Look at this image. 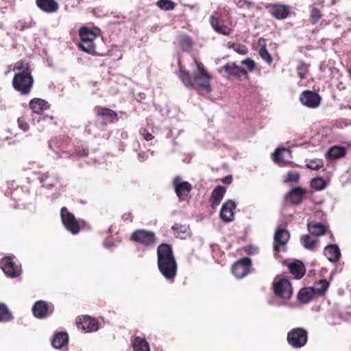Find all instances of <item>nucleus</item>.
Returning <instances> with one entry per match:
<instances>
[{
	"instance_id": "nucleus-12",
	"label": "nucleus",
	"mask_w": 351,
	"mask_h": 351,
	"mask_svg": "<svg viewBox=\"0 0 351 351\" xmlns=\"http://www.w3.org/2000/svg\"><path fill=\"white\" fill-rule=\"evenodd\" d=\"M173 184L180 201L186 200L192 189L191 184L188 182L183 181L180 177L173 179Z\"/></svg>"
},
{
	"instance_id": "nucleus-22",
	"label": "nucleus",
	"mask_w": 351,
	"mask_h": 351,
	"mask_svg": "<svg viewBox=\"0 0 351 351\" xmlns=\"http://www.w3.org/2000/svg\"><path fill=\"white\" fill-rule=\"evenodd\" d=\"M306 191L300 187L292 189L286 195V198L293 204H299L302 202Z\"/></svg>"
},
{
	"instance_id": "nucleus-14",
	"label": "nucleus",
	"mask_w": 351,
	"mask_h": 351,
	"mask_svg": "<svg viewBox=\"0 0 351 351\" xmlns=\"http://www.w3.org/2000/svg\"><path fill=\"white\" fill-rule=\"evenodd\" d=\"M210 23L213 29L219 34L228 36L230 34V29L223 25L221 14L219 11H215L210 16Z\"/></svg>"
},
{
	"instance_id": "nucleus-44",
	"label": "nucleus",
	"mask_w": 351,
	"mask_h": 351,
	"mask_svg": "<svg viewBox=\"0 0 351 351\" xmlns=\"http://www.w3.org/2000/svg\"><path fill=\"white\" fill-rule=\"evenodd\" d=\"M259 53L262 59L264 60L267 63L271 64L272 62L273 59L268 51L265 47H262L260 49Z\"/></svg>"
},
{
	"instance_id": "nucleus-15",
	"label": "nucleus",
	"mask_w": 351,
	"mask_h": 351,
	"mask_svg": "<svg viewBox=\"0 0 351 351\" xmlns=\"http://www.w3.org/2000/svg\"><path fill=\"white\" fill-rule=\"evenodd\" d=\"M251 264L252 261L250 258H243L232 265V272L237 278H242L249 273Z\"/></svg>"
},
{
	"instance_id": "nucleus-13",
	"label": "nucleus",
	"mask_w": 351,
	"mask_h": 351,
	"mask_svg": "<svg viewBox=\"0 0 351 351\" xmlns=\"http://www.w3.org/2000/svg\"><path fill=\"white\" fill-rule=\"evenodd\" d=\"M53 306L45 301H37L32 307L33 315L38 319H43L53 313Z\"/></svg>"
},
{
	"instance_id": "nucleus-54",
	"label": "nucleus",
	"mask_w": 351,
	"mask_h": 351,
	"mask_svg": "<svg viewBox=\"0 0 351 351\" xmlns=\"http://www.w3.org/2000/svg\"><path fill=\"white\" fill-rule=\"evenodd\" d=\"M123 219L124 221H132V214L130 213H125L123 215Z\"/></svg>"
},
{
	"instance_id": "nucleus-31",
	"label": "nucleus",
	"mask_w": 351,
	"mask_h": 351,
	"mask_svg": "<svg viewBox=\"0 0 351 351\" xmlns=\"http://www.w3.org/2000/svg\"><path fill=\"white\" fill-rule=\"evenodd\" d=\"M68 335L66 332H59L53 338L52 346L56 349L61 348L68 342Z\"/></svg>"
},
{
	"instance_id": "nucleus-8",
	"label": "nucleus",
	"mask_w": 351,
	"mask_h": 351,
	"mask_svg": "<svg viewBox=\"0 0 351 351\" xmlns=\"http://www.w3.org/2000/svg\"><path fill=\"white\" fill-rule=\"evenodd\" d=\"M131 239L134 241L146 246H152L156 241L154 232L145 230H137L134 231L131 236Z\"/></svg>"
},
{
	"instance_id": "nucleus-60",
	"label": "nucleus",
	"mask_w": 351,
	"mask_h": 351,
	"mask_svg": "<svg viewBox=\"0 0 351 351\" xmlns=\"http://www.w3.org/2000/svg\"><path fill=\"white\" fill-rule=\"evenodd\" d=\"M53 143V140H51V141H49V147L51 148L52 147V143Z\"/></svg>"
},
{
	"instance_id": "nucleus-49",
	"label": "nucleus",
	"mask_w": 351,
	"mask_h": 351,
	"mask_svg": "<svg viewBox=\"0 0 351 351\" xmlns=\"http://www.w3.org/2000/svg\"><path fill=\"white\" fill-rule=\"evenodd\" d=\"M18 124L19 128L23 130V131L26 132L29 130V126L27 123L25 122V119L22 117H20L18 119Z\"/></svg>"
},
{
	"instance_id": "nucleus-7",
	"label": "nucleus",
	"mask_w": 351,
	"mask_h": 351,
	"mask_svg": "<svg viewBox=\"0 0 351 351\" xmlns=\"http://www.w3.org/2000/svg\"><path fill=\"white\" fill-rule=\"evenodd\" d=\"M14 256H6L2 258L0 267L4 274L10 278H16L21 274V265L14 261Z\"/></svg>"
},
{
	"instance_id": "nucleus-38",
	"label": "nucleus",
	"mask_w": 351,
	"mask_h": 351,
	"mask_svg": "<svg viewBox=\"0 0 351 351\" xmlns=\"http://www.w3.org/2000/svg\"><path fill=\"white\" fill-rule=\"evenodd\" d=\"M12 319V314L8 307L0 303V322H6Z\"/></svg>"
},
{
	"instance_id": "nucleus-2",
	"label": "nucleus",
	"mask_w": 351,
	"mask_h": 351,
	"mask_svg": "<svg viewBox=\"0 0 351 351\" xmlns=\"http://www.w3.org/2000/svg\"><path fill=\"white\" fill-rule=\"evenodd\" d=\"M157 265L165 278L173 281L177 274V263L170 245L162 243L157 248Z\"/></svg>"
},
{
	"instance_id": "nucleus-35",
	"label": "nucleus",
	"mask_w": 351,
	"mask_h": 351,
	"mask_svg": "<svg viewBox=\"0 0 351 351\" xmlns=\"http://www.w3.org/2000/svg\"><path fill=\"white\" fill-rule=\"evenodd\" d=\"M300 241L303 246L309 250H313L316 247L319 241L318 239H311L308 234L302 235Z\"/></svg>"
},
{
	"instance_id": "nucleus-4",
	"label": "nucleus",
	"mask_w": 351,
	"mask_h": 351,
	"mask_svg": "<svg viewBox=\"0 0 351 351\" xmlns=\"http://www.w3.org/2000/svg\"><path fill=\"white\" fill-rule=\"evenodd\" d=\"M287 341L292 348L295 349L301 348L307 343L308 332L303 328H294L288 332Z\"/></svg>"
},
{
	"instance_id": "nucleus-59",
	"label": "nucleus",
	"mask_w": 351,
	"mask_h": 351,
	"mask_svg": "<svg viewBox=\"0 0 351 351\" xmlns=\"http://www.w3.org/2000/svg\"><path fill=\"white\" fill-rule=\"evenodd\" d=\"M71 156H73V154L72 155H69L68 153L64 152L63 155H61L59 157H60V158H65V157H71Z\"/></svg>"
},
{
	"instance_id": "nucleus-42",
	"label": "nucleus",
	"mask_w": 351,
	"mask_h": 351,
	"mask_svg": "<svg viewBox=\"0 0 351 351\" xmlns=\"http://www.w3.org/2000/svg\"><path fill=\"white\" fill-rule=\"evenodd\" d=\"M297 72L298 76L304 79L308 72V65L304 62H300L297 66Z\"/></svg>"
},
{
	"instance_id": "nucleus-17",
	"label": "nucleus",
	"mask_w": 351,
	"mask_h": 351,
	"mask_svg": "<svg viewBox=\"0 0 351 351\" xmlns=\"http://www.w3.org/2000/svg\"><path fill=\"white\" fill-rule=\"evenodd\" d=\"M219 72L224 77L234 76L241 77L242 75H246L247 71L236 64L235 62H228L223 66L219 69Z\"/></svg>"
},
{
	"instance_id": "nucleus-34",
	"label": "nucleus",
	"mask_w": 351,
	"mask_h": 351,
	"mask_svg": "<svg viewBox=\"0 0 351 351\" xmlns=\"http://www.w3.org/2000/svg\"><path fill=\"white\" fill-rule=\"evenodd\" d=\"M346 149L343 147L334 146L328 151V156L332 159H337L346 155Z\"/></svg>"
},
{
	"instance_id": "nucleus-19",
	"label": "nucleus",
	"mask_w": 351,
	"mask_h": 351,
	"mask_svg": "<svg viewBox=\"0 0 351 351\" xmlns=\"http://www.w3.org/2000/svg\"><path fill=\"white\" fill-rule=\"evenodd\" d=\"M77 328L86 332H95L99 329L97 321L89 316L80 317L77 322Z\"/></svg>"
},
{
	"instance_id": "nucleus-55",
	"label": "nucleus",
	"mask_w": 351,
	"mask_h": 351,
	"mask_svg": "<svg viewBox=\"0 0 351 351\" xmlns=\"http://www.w3.org/2000/svg\"><path fill=\"white\" fill-rule=\"evenodd\" d=\"M232 176H226L223 179V182L225 184H230L232 182Z\"/></svg>"
},
{
	"instance_id": "nucleus-47",
	"label": "nucleus",
	"mask_w": 351,
	"mask_h": 351,
	"mask_svg": "<svg viewBox=\"0 0 351 351\" xmlns=\"http://www.w3.org/2000/svg\"><path fill=\"white\" fill-rule=\"evenodd\" d=\"M140 134L143 137V138L147 141H152L154 138L152 132H150L148 128L141 129Z\"/></svg>"
},
{
	"instance_id": "nucleus-62",
	"label": "nucleus",
	"mask_w": 351,
	"mask_h": 351,
	"mask_svg": "<svg viewBox=\"0 0 351 351\" xmlns=\"http://www.w3.org/2000/svg\"><path fill=\"white\" fill-rule=\"evenodd\" d=\"M335 0H332V4H335Z\"/></svg>"
},
{
	"instance_id": "nucleus-40",
	"label": "nucleus",
	"mask_w": 351,
	"mask_h": 351,
	"mask_svg": "<svg viewBox=\"0 0 351 351\" xmlns=\"http://www.w3.org/2000/svg\"><path fill=\"white\" fill-rule=\"evenodd\" d=\"M156 5L161 10L166 11L172 10L175 8V3L171 0H159L156 2Z\"/></svg>"
},
{
	"instance_id": "nucleus-39",
	"label": "nucleus",
	"mask_w": 351,
	"mask_h": 351,
	"mask_svg": "<svg viewBox=\"0 0 351 351\" xmlns=\"http://www.w3.org/2000/svg\"><path fill=\"white\" fill-rule=\"evenodd\" d=\"M172 230L177 237L184 238L187 234L188 228L176 223L172 226Z\"/></svg>"
},
{
	"instance_id": "nucleus-33",
	"label": "nucleus",
	"mask_w": 351,
	"mask_h": 351,
	"mask_svg": "<svg viewBox=\"0 0 351 351\" xmlns=\"http://www.w3.org/2000/svg\"><path fill=\"white\" fill-rule=\"evenodd\" d=\"M309 20L312 24H316L322 17L320 9L315 5L309 6Z\"/></svg>"
},
{
	"instance_id": "nucleus-57",
	"label": "nucleus",
	"mask_w": 351,
	"mask_h": 351,
	"mask_svg": "<svg viewBox=\"0 0 351 351\" xmlns=\"http://www.w3.org/2000/svg\"><path fill=\"white\" fill-rule=\"evenodd\" d=\"M242 2V5H246L247 8H250L251 5H252V3L249 1H247V0H244Z\"/></svg>"
},
{
	"instance_id": "nucleus-56",
	"label": "nucleus",
	"mask_w": 351,
	"mask_h": 351,
	"mask_svg": "<svg viewBox=\"0 0 351 351\" xmlns=\"http://www.w3.org/2000/svg\"><path fill=\"white\" fill-rule=\"evenodd\" d=\"M133 147L134 150H138L140 148V143L138 141H135L133 143Z\"/></svg>"
},
{
	"instance_id": "nucleus-9",
	"label": "nucleus",
	"mask_w": 351,
	"mask_h": 351,
	"mask_svg": "<svg viewBox=\"0 0 351 351\" xmlns=\"http://www.w3.org/2000/svg\"><path fill=\"white\" fill-rule=\"evenodd\" d=\"M34 173L37 176V180L40 184L46 189L51 190L60 182V178L56 173L49 171L45 173L34 172Z\"/></svg>"
},
{
	"instance_id": "nucleus-37",
	"label": "nucleus",
	"mask_w": 351,
	"mask_h": 351,
	"mask_svg": "<svg viewBox=\"0 0 351 351\" xmlns=\"http://www.w3.org/2000/svg\"><path fill=\"white\" fill-rule=\"evenodd\" d=\"M179 43L183 51H189L193 46V41L189 36H182L179 38Z\"/></svg>"
},
{
	"instance_id": "nucleus-25",
	"label": "nucleus",
	"mask_w": 351,
	"mask_h": 351,
	"mask_svg": "<svg viewBox=\"0 0 351 351\" xmlns=\"http://www.w3.org/2000/svg\"><path fill=\"white\" fill-rule=\"evenodd\" d=\"M36 5L40 10L48 13L54 12L58 9V3L55 0H36Z\"/></svg>"
},
{
	"instance_id": "nucleus-1",
	"label": "nucleus",
	"mask_w": 351,
	"mask_h": 351,
	"mask_svg": "<svg viewBox=\"0 0 351 351\" xmlns=\"http://www.w3.org/2000/svg\"><path fill=\"white\" fill-rule=\"evenodd\" d=\"M191 66L195 67L193 77L180 66V70L178 73L179 78L186 86L193 87L195 89L204 90L207 93H210L211 90L210 77L204 69V65L196 59H194Z\"/></svg>"
},
{
	"instance_id": "nucleus-28",
	"label": "nucleus",
	"mask_w": 351,
	"mask_h": 351,
	"mask_svg": "<svg viewBox=\"0 0 351 351\" xmlns=\"http://www.w3.org/2000/svg\"><path fill=\"white\" fill-rule=\"evenodd\" d=\"M290 272L296 279H300L305 274V268L302 263L295 261L289 265Z\"/></svg>"
},
{
	"instance_id": "nucleus-20",
	"label": "nucleus",
	"mask_w": 351,
	"mask_h": 351,
	"mask_svg": "<svg viewBox=\"0 0 351 351\" xmlns=\"http://www.w3.org/2000/svg\"><path fill=\"white\" fill-rule=\"evenodd\" d=\"M236 208V204L232 200H228L226 202L220 211V217L225 222H230L234 219V210Z\"/></svg>"
},
{
	"instance_id": "nucleus-3",
	"label": "nucleus",
	"mask_w": 351,
	"mask_h": 351,
	"mask_svg": "<svg viewBox=\"0 0 351 351\" xmlns=\"http://www.w3.org/2000/svg\"><path fill=\"white\" fill-rule=\"evenodd\" d=\"M13 71L16 72L12 80L14 89L23 95L29 94L34 84L29 64L19 61L15 63Z\"/></svg>"
},
{
	"instance_id": "nucleus-5",
	"label": "nucleus",
	"mask_w": 351,
	"mask_h": 351,
	"mask_svg": "<svg viewBox=\"0 0 351 351\" xmlns=\"http://www.w3.org/2000/svg\"><path fill=\"white\" fill-rule=\"evenodd\" d=\"M80 43L79 47L88 53H93L95 51V40L96 34L86 27H82L80 30Z\"/></svg>"
},
{
	"instance_id": "nucleus-58",
	"label": "nucleus",
	"mask_w": 351,
	"mask_h": 351,
	"mask_svg": "<svg viewBox=\"0 0 351 351\" xmlns=\"http://www.w3.org/2000/svg\"><path fill=\"white\" fill-rule=\"evenodd\" d=\"M104 245L106 247H110L111 246H114V245H113V244L108 243L107 241H105L104 242Z\"/></svg>"
},
{
	"instance_id": "nucleus-24",
	"label": "nucleus",
	"mask_w": 351,
	"mask_h": 351,
	"mask_svg": "<svg viewBox=\"0 0 351 351\" xmlns=\"http://www.w3.org/2000/svg\"><path fill=\"white\" fill-rule=\"evenodd\" d=\"M226 189L224 186H218L212 192L210 197L211 206L215 208L218 206L223 198Z\"/></svg>"
},
{
	"instance_id": "nucleus-6",
	"label": "nucleus",
	"mask_w": 351,
	"mask_h": 351,
	"mask_svg": "<svg viewBox=\"0 0 351 351\" xmlns=\"http://www.w3.org/2000/svg\"><path fill=\"white\" fill-rule=\"evenodd\" d=\"M60 216L62 223L65 228L73 234H76L80 232V228L79 221L75 215L69 211L67 208L62 207L60 210Z\"/></svg>"
},
{
	"instance_id": "nucleus-45",
	"label": "nucleus",
	"mask_w": 351,
	"mask_h": 351,
	"mask_svg": "<svg viewBox=\"0 0 351 351\" xmlns=\"http://www.w3.org/2000/svg\"><path fill=\"white\" fill-rule=\"evenodd\" d=\"M230 47H232L236 52L239 54H246L247 53V48L243 45L233 43Z\"/></svg>"
},
{
	"instance_id": "nucleus-41",
	"label": "nucleus",
	"mask_w": 351,
	"mask_h": 351,
	"mask_svg": "<svg viewBox=\"0 0 351 351\" xmlns=\"http://www.w3.org/2000/svg\"><path fill=\"white\" fill-rule=\"evenodd\" d=\"M311 186L316 191H321L326 187V182L322 178H315L311 180Z\"/></svg>"
},
{
	"instance_id": "nucleus-26",
	"label": "nucleus",
	"mask_w": 351,
	"mask_h": 351,
	"mask_svg": "<svg viewBox=\"0 0 351 351\" xmlns=\"http://www.w3.org/2000/svg\"><path fill=\"white\" fill-rule=\"evenodd\" d=\"M307 227L310 234L315 237L324 234L326 230V226L322 223L315 221H309Z\"/></svg>"
},
{
	"instance_id": "nucleus-18",
	"label": "nucleus",
	"mask_w": 351,
	"mask_h": 351,
	"mask_svg": "<svg viewBox=\"0 0 351 351\" xmlns=\"http://www.w3.org/2000/svg\"><path fill=\"white\" fill-rule=\"evenodd\" d=\"M266 8L274 18L278 20L286 19L290 12L289 5L279 3H269L266 5Z\"/></svg>"
},
{
	"instance_id": "nucleus-21",
	"label": "nucleus",
	"mask_w": 351,
	"mask_h": 351,
	"mask_svg": "<svg viewBox=\"0 0 351 351\" xmlns=\"http://www.w3.org/2000/svg\"><path fill=\"white\" fill-rule=\"evenodd\" d=\"M291 152L286 148H277L273 154L274 161L278 164L289 163Z\"/></svg>"
},
{
	"instance_id": "nucleus-61",
	"label": "nucleus",
	"mask_w": 351,
	"mask_h": 351,
	"mask_svg": "<svg viewBox=\"0 0 351 351\" xmlns=\"http://www.w3.org/2000/svg\"><path fill=\"white\" fill-rule=\"evenodd\" d=\"M86 131L88 132V133H90L91 132V130L90 128H86Z\"/></svg>"
},
{
	"instance_id": "nucleus-51",
	"label": "nucleus",
	"mask_w": 351,
	"mask_h": 351,
	"mask_svg": "<svg viewBox=\"0 0 351 351\" xmlns=\"http://www.w3.org/2000/svg\"><path fill=\"white\" fill-rule=\"evenodd\" d=\"M88 154V150L86 148H83L82 150H78L76 153V155L80 157H85Z\"/></svg>"
},
{
	"instance_id": "nucleus-48",
	"label": "nucleus",
	"mask_w": 351,
	"mask_h": 351,
	"mask_svg": "<svg viewBox=\"0 0 351 351\" xmlns=\"http://www.w3.org/2000/svg\"><path fill=\"white\" fill-rule=\"evenodd\" d=\"M241 63L245 65L250 71H252L254 69L255 63L250 58H246L241 61Z\"/></svg>"
},
{
	"instance_id": "nucleus-23",
	"label": "nucleus",
	"mask_w": 351,
	"mask_h": 351,
	"mask_svg": "<svg viewBox=\"0 0 351 351\" xmlns=\"http://www.w3.org/2000/svg\"><path fill=\"white\" fill-rule=\"evenodd\" d=\"M324 254L330 262L337 261L341 256L340 250L335 244H330L326 246L324 250Z\"/></svg>"
},
{
	"instance_id": "nucleus-11",
	"label": "nucleus",
	"mask_w": 351,
	"mask_h": 351,
	"mask_svg": "<svg viewBox=\"0 0 351 351\" xmlns=\"http://www.w3.org/2000/svg\"><path fill=\"white\" fill-rule=\"evenodd\" d=\"M290 237L288 230L280 228L278 229L274 237V252L277 254L280 251H285L286 244L287 243Z\"/></svg>"
},
{
	"instance_id": "nucleus-30",
	"label": "nucleus",
	"mask_w": 351,
	"mask_h": 351,
	"mask_svg": "<svg viewBox=\"0 0 351 351\" xmlns=\"http://www.w3.org/2000/svg\"><path fill=\"white\" fill-rule=\"evenodd\" d=\"M98 116L102 119V121L113 122L117 119V114L108 108H100L97 111Z\"/></svg>"
},
{
	"instance_id": "nucleus-46",
	"label": "nucleus",
	"mask_w": 351,
	"mask_h": 351,
	"mask_svg": "<svg viewBox=\"0 0 351 351\" xmlns=\"http://www.w3.org/2000/svg\"><path fill=\"white\" fill-rule=\"evenodd\" d=\"M300 179V174L298 171H289L287 173V181L291 182H298Z\"/></svg>"
},
{
	"instance_id": "nucleus-10",
	"label": "nucleus",
	"mask_w": 351,
	"mask_h": 351,
	"mask_svg": "<svg viewBox=\"0 0 351 351\" xmlns=\"http://www.w3.org/2000/svg\"><path fill=\"white\" fill-rule=\"evenodd\" d=\"M274 290L276 295L285 300L289 299L293 294L291 285L285 278H281L278 281L275 280L274 282Z\"/></svg>"
},
{
	"instance_id": "nucleus-32",
	"label": "nucleus",
	"mask_w": 351,
	"mask_h": 351,
	"mask_svg": "<svg viewBox=\"0 0 351 351\" xmlns=\"http://www.w3.org/2000/svg\"><path fill=\"white\" fill-rule=\"evenodd\" d=\"M329 286V282L326 280H320L314 283L311 287L314 294L323 295L325 293Z\"/></svg>"
},
{
	"instance_id": "nucleus-50",
	"label": "nucleus",
	"mask_w": 351,
	"mask_h": 351,
	"mask_svg": "<svg viewBox=\"0 0 351 351\" xmlns=\"http://www.w3.org/2000/svg\"><path fill=\"white\" fill-rule=\"evenodd\" d=\"M258 248L256 247H254V246H252V245H249V246H247L245 247V252L247 253V254H251V255H253V254H256L258 253Z\"/></svg>"
},
{
	"instance_id": "nucleus-16",
	"label": "nucleus",
	"mask_w": 351,
	"mask_h": 351,
	"mask_svg": "<svg viewBox=\"0 0 351 351\" xmlns=\"http://www.w3.org/2000/svg\"><path fill=\"white\" fill-rule=\"evenodd\" d=\"M300 100L304 106L315 108L319 106L321 97L315 92L305 90L301 93Z\"/></svg>"
},
{
	"instance_id": "nucleus-43",
	"label": "nucleus",
	"mask_w": 351,
	"mask_h": 351,
	"mask_svg": "<svg viewBox=\"0 0 351 351\" xmlns=\"http://www.w3.org/2000/svg\"><path fill=\"white\" fill-rule=\"evenodd\" d=\"M323 167V162L322 160L315 159L311 160L306 164V167L311 170H318Z\"/></svg>"
},
{
	"instance_id": "nucleus-36",
	"label": "nucleus",
	"mask_w": 351,
	"mask_h": 351,
	"mask_svg": "<svg viewBox=\"0 0 351 351\" xmlns=\"http://www.w3.org/2000/svg\"><path fill=\"white\" fill-rule=\"evenodd\" d=\"M313 294L311 288H303L299 291L298 298L301 302L307 303L311 300Z\"/></svg>"
},
{
	"instance_id": "nucleus-27",
	"label": "nucleus",
	"mask_w": 351,
	"mask_h": 351,
	"mask_svg": "<svg viewBox=\"0 0 351 351\" xmlns=\"http://www.w3.org/2000/svg\"><path fill=\"white\" fill-rule=\"evenodd\" d=\"M29 107L34 113L40 114L43 111L49 108L48 103L39 98H35L30 101Z\"/></svg>"
},
{
	"instance_id": "nucleus-52",
	"label": "nucleus",
	"mask_w": 351,
	"mask_h": 351,
	"mask_svg": "<svg viewBox=\"0 0 351 351\" xmlns=\"http://www.w3.org/2000/svg\"><path fill=\"white\" fill-rule=\"evenodd\" d=\"M138 158L141 162L145 161V160H147L148 158V155H147V152H141L138 153Z\"/></svg>"
},
{
	"instance_id": "nucleus-53",
	"label": "nucleus",
	"mask_w": 351,
	"mask_h": 351,
	"mask_svg": "<svg viewBox=\"0 0 351 351\" xmlns=\"http://www.w3.org/2000/svg\"><path fill=\"white\" fill-rule=\"evenodd\" d=\"M324 3V0H315V2L311 5H315L319 8V7H323Z\"/></svg>"
},
{
	"instance_id": "nucleus-29",
	"label": "nucleus",
	"mask_w": 351,
	"mask_h": 351,
	"mask_svg": "<svg viewBox=\"0 0 351 351\" xmlns=\"http://www.w3.org/2000/svg\"><path fill=\"white\" fill-rule=\"evenodd\" d=\"M133 351H150L149 343L146 339L135 337L132 343Z\"/></svg>"
}]
</instances>
